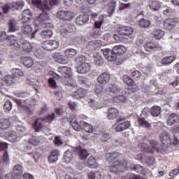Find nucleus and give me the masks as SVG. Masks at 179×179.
Segmentation results:
<instances>
[{
	"label": "nucleus",
	"instance_id": "obj_1",
	"mask_svg": "<svg viewBox=\"0 0 179 179\" xmlns=\"http://www.w3.org/2000/svg\"><path fill=\"white\" fill-rule=\"evenodd\" d=\"M121 153L113 152L106 154V159L111 163L109 166V171L113 174H120L128 170V161L124 159H120Z\"/></svg>",
	"mask_w": 179,
	"mask_h": 179
},
{
	"label": "nucleus",
	"instance_id": "obj_2",
	"mask_svg": "<svg viewBox=\"0 0 179 179\" xmlns=\"http://www.w3.org/2000/svg\"><path fill=\"white\" fill-rule=\"evenodd\" d=\"M32 5H34L36 8L41 9L43 13L40 14L38 20L40 23H45L48 19V14L46 10H50V7L48 6V2L47 0H31Z\"/></svg>",
	"mask_w": 179,
	"mask_h": 179
},
{
	"label": "nucleus",
	"instance_id": "obj_3",
	"mask_svg": "<svg viewBox=\"0 0 179 179\" xmlns=\"http://www.w3.org/2000/svg\"><path fill=\"white\" fill-rule=\"evenodd\" d=\"M1 43L3 44H7L10 47H13L14 50H20V45L17 42V38L15 36H6V32H1Z\"/></svg>",
	"mask_w": 179,
	"mask_h": 179
},
{
	"label": "nucleus",
	"instance_id": "obj_4",
	"mask_svg": "<svg viewBox=\"0 0 179 179\" xmlns=\"http://www.w3.org/2000/svg\"><path fill=\"white\" fill-rule=\"evenodd\" d=\"M77 64V72L78 73H87L90 71V65L88 63H85L83 57H80L76 59Z\"/></svg>",
	"mask_w": 179,
	"mask_h": 179
},
{
	"label": "nucleus",
	"instance_id": "obj_5",
	"mask_svg": "<svg viewBox=\"0 0 179 179\" xmlns=\"http://www.w3.org/2000/svg\"><path fill=\"white\" fill-rule=\"evenodd\" d=\"M57 47H59V42L54 40L46 41L42 43V48L46 51H54Z\"/></svg>",
	"mask_w": 179,
	"mask_h": 179
},
{
	"label": "nucleus",
	"instance_id": "obj_6",
	"mask_svg": "<svg viewBox=\"0 0 179 179\" xmlns=\"http://www.w3.org/2000/svg\"><path fill=\"white\" fill-rule=\"evenodd\" d=\"M57 17L59 20L69 21L73 19V13L69 10H59L57 13Z\"/></svg>",
	"mask_w": 179,
	"mask_h": 179
},
{
	"label": "nucleus",
	"instance_id": "obj_7",
	"mask_svg": "<svg viewBox=\"0 0 179 179\" xmlns=\"http://www.w3.org/2000/svg\"><path fill=\"white\" fill-rule=\"evenodd\" d=\"M121 121H124V119L120 118L116 120V122H117V124L115 128L116 132H122V131H125V129H128V128L131 127V123L129 121H125L120 123Z\"/></svg>",
	"mask_w": 179,
	"mask_h": 179
},
{
	"label": "nucleus",
	"instance_id": "obj_8",
	"mask_svg": "<svg viewBox=\"0 0 179 179\" xmlns=\"http://www.w3.org/2000/svg\"><path fill=\"white\" fill-rule=\"evenodd\" d=\"M122 79H123L124 83H126L127 86L130 87L129 89L131 93H135V92L138 90V85L135 84V83L134 82V80H132V78H131L129 76L124 75Z\"/></svg>",
	"mask_w": 179,
	"mask_h": 179
},
{
	"label": "nucleus",
	"instance_id": "obj_9",
	"mask_svg": "<svg viewBox=\"0 0 179 179\" xmlns=\"http://www.w3.org/2000/svg\"><path fill=\"white\" fill-rule=\"evenodd\" d=\"M21 32L24 36H31V38L36 37V33H37V29L33 31V28L29 24H23L21 27Z\"/></svg>",
	"mask_w": 179,
	"mask_h": 179
},
{
	"label": "nucleus",
	"instance_id": "obj_10",
	"mask_svg": "<svg viewBox=\"0 0 179 179\" xmlns=\"http://www.w3.org/2000/svg\"><path fill=\"white\" fill-rule=\"evenodd\" d=\"M87 90H85L83 88H80L76 91L72 92L71 96L75 100H80V99H85L86 97V94H87Z\"/></svg>",
	"mask_w": 179,
	"mask_h": 179
},
{
	"label": "nucleus",
	"instance_id": "obj_11",
	"mask_svg": "<svg viewBox=\"0 0 179 179\" xmlns=\"http://www.w3.org/2000/svg\"><path fill=\"white\" fill-rule=\"evenodd\" d=\"M117 33L120 36H131L134 33V28L130 26H121L117 28Z\"/></svg>",
	"mask_w": 179,
	"mask_h": 179
},
{
	"label": "nucleus",
	"instance_id": "obj_12",
	"mask_svg": "<svg viewBox=\"0 0 179 179\" xmlns=\"http://www.w3.org/2000/svg\"><path fill=\"white\" fill-rule=\"evenodd\" d=\"M105 92L107 94H110V96L113 94H118V93L121 92V88L115 84H108L105 89Z\"/></svg>",
	"mask_w": 179,
	"mask_h": 179
},
{
	"label": "nucleus",
	"instance_id": "obj_13",
	"mask_svg": "<svg viewBox=\"0 0 179 179\" xmlns=\"http://www.w3.org/2000/svg\"><path fill=\"white\" fill-rule=\"evenodd\" d=\"M22 173H23V166L20 164H17L14 166L12 175L7 174L6 176V179H9V177H20L22 176Z\"/></svg>",
	"mask_w": 179,
	"mask_h": 179
},
{
	"label": "nucleus",
	"instance_id": "obj_14",
	"mask_svg": "<svg viewBox=\"0 0 179 179\" xmlns=\"http://www.w3.org/2000/svg\"><path fill=\"white\" fill-rule=\"evenodd\" d=\"M148 146V153L153 155L155 152H159L160 151V145L156 140H150Z\"/></svg>",
	"mask_w": 179,
	"mask_h": 179
},
{
	"label": "nucleus",
	"instance_id": "obj_15",
	"mask_svg": "<svg viewBox=\"0 0 179 179\" xmlns=\"http://www.w3.org/2000/svg\"><path fill=\"white\" fill-rule=\"evenodd\" d=\"M57 71L59 73H61L64 78H72V76L73 75L72 73V69L68 66H59L57 68Z\"/></svg>",
	"mask_w": 179,
	"mask_h": 179
},
{
	"label": "nucleus",
	"instance_id": "obj_16",
	"mask_svg": "<svg viewBox=\"0 0 179 179\" xmlns=\"http://www.w3.org/2000/svg\"><path fill=\"white\" fill-rule=\"evenodd\" d=\"M120 115V110L117 108L111 107L108 109L107 118L108 120H114Z\"/></svg>",
	"mask_w": 179,
	"mask_h": 179
},
{
	"label": "nucleus",
	"instance_id": "obj_17",
	"mask_svg": "<svg viewBox=\"0 0 179 179\" xmlns=\"http://www.w3.org/2000/svg\"><path fill=\"white\" fill-rule=\"evenodd\" d=\"M101 52H103V57L106 58V59H108V61H117V56L114 55L113 49H104L101 50Z\"/></svg>",
	"mask_w": 179,
	"mask_h": 179
},
{
	"label": "nucleus",
	"instance_id": "obj_18",
	"mask_svg": "<svg viewBox=\"0 0 179 179\" xmlns=\"http://www.w3.org/2000/svg\"><path fill=\"white\" fill-rule=\"evenodd\" d=\"M113 55H115V56L116 57L117 59V57L122 55L125 54V52H127V48L121 45H115L113 48Z\"/></svg>",
	"mask_w": 179,
	"mask_h": 179
},
{
	"label": "nucleus",
	"instance_id": "obj_19",
	"mask_svg": "<svg viewBox=\"0 0 179 179\" xmlns=\"http://www.w3.org/2000/svg\"><path fill=\"white\" fill-rule=\"evenodd\" d=\"M144 48L148 52H152V51H157V50H159V48H160V46L157 43L153 41H150L147 42L144 45Z\"/></svg>",
	"mask_w": 179,
	"mask_h": 179
},
{
	"label": "nucleus",
	"instance_id": "obj_20",
	"mask_svg": "<svg viewBox=\"0 0 179 179\" xmlns=\"http://www.w3.org/2000/svg\"><path fill=\"white\" fill-rule=\"evenodd\" d=\"M115 8H117V1L115 0H110L107 4L108 17L113 16V14L115 12Z\"/></svg>",
	"mask_w": 179,
	"mask_h": 179
},
{
	"label": "nucleus",
	"instance_id": "obj_21",
	"mask_svg": "<svg viewBox=\"0 0 179 179\" xmlns=\"http://www.w3.org/2000/svg\"><path fill=\"white\" fill-rule=\"evenodd\" d=\"M43 117H38V119L35 120L34 123L32 124V128L34 129L35 132H40L43 129Z\"/></svg>",
	"mask_w": 179,
	"mask_h": 179
},
{
	"label": "nucleus",
	"instance_id": "obj_22",
	"mask_svg": "<svg viewBox=\"0 0 179 179\" xmlns=\"http://www.w3.org/2000/svg\"><path fill=\"white\" fill-rule=\"evenodd\" d=\"M176 22L173 19L168 18L164 21V28L166 30H173L176 27Z\"/></svg>",
	"mask_w": 179,
	"mask_h": 179
},
{
	"label": "nucleus",
	"instance_id": "obj_23",
	"mask_svg": "<svg viewBox=\"0 0 179 179\" xmlns=\"http://www.w3.org/2000/svg\"><path fill=\"white\" fill-rule=\"evenodd\" d=\"M86 166L89 167V169H98L99 164L97 163L96 157H90L86 162Z\"/></svg>",
	"mask_w": 179,
	"mask_h": 179
},
{
	"label": "nucleus",
	"instance_id": "obj_24",
	"mask_svg": "<svg viewBox=\"0 0 179 179\" xmlns=\"http://www.w3.org/2000/svg\"><path fill=\"white\" fill-rule=\"evenodd\" d=\"M21 48L22 51L27 54H29V52H31L33 51V46H31V44L29 41L26 40L22 41Z\"/></svg>",
	"mask_w": 179,
	"mask_h": 179
},
{
	"label": "nucleus",
	"instance_id": "obj_25",
	"mask_svg": "<svg viewBox=\"0 0 179 179\" xmlns=\"http://www.w3.org/2000/svg\"><path fill=\"white\" fill-rule=\"evenodd\" d=\"M110 74L105 72L98 77L97 81L100 85H106V83H108V82H110Z\"/></svg>",
	"mask_w": 179,
	"mask_h": 179
},
{
	"label": "nucleus",
	"instance_id": "obj_26",
	"mask_svg": "<svg viewBox=\"0 0 179 179\" xmlns=\"http://www.w3.org/2000/svg\"><path fill=\"white\" fill-rule=\"evenodd\" d=\"M159 140L162 145H169L171 142V138L167 132L161 134L159 135Z\"/></svg>",
	"mask_w": 179,
	"mask_h": 179
},
{
	"label": "nucleus",
	"instance_id": "obj_27",
	"mask_svg": "<svg viewBox=\"0 0 179 179\" xmlns=\"http://www.w3.org/2000/svg\"><path fill=\"white\" fill-rule=\"evenodd\" d=\"M89 19V15H80L76 18V23L78 26H82L83 24H85V23H87Z\"/></svg>",
	"mask_w": 179,
	"mask_h": 179
},
{
	"label": "nucleus",
	"instance_id": "obj_28",
	"mask_svg": "<svg viewBox=\"0 0 179 179\" xmlns=\"http://www.w3.org/2000/svg\"><path fill=\"white\" fill-rule=\"evenodd\" d=\"M58 150H52L50 155L48 157L49 163H55L58 160Z\"/></svg>",
	"mask_w": 179,
	"mask_h": 179
},
{
	"label": "nucleus",
	"instance_id": "obj_29",
	"mask_svg": "<svg viewBox=\"0 0 179 179\" xmlns=\"http://www.w3.org/2000/svg\"><path fill=\"white\" fill-rule=\"evenodd\" d=\"M81 125H83V131L87 132V134H93V132H94V128L93 127V125L83 121H81Z\"/></svg>",
	"mask_w": 179,
	"mask_h": 179
},
{
	"label": "nucleus",
	"instance_id": "obj_30",
	"mask_svg": "<svg viewBox=\"0 0 179 179\" xmlns=\"http://www.w3.org/2000/svg\"><path fill=\"white\" fill-rule=\"evenodd\" d=\"M137 122L139 127H142V128L149 129L152 127V124L145 117H138Z\"/></svg>",
	"mask_w": 179,
	"mask_h": 179
},
{
	"label": "nucleus",
	"instance_id": "obj_31",
	"mask_svg": "<svg viewBox=\"0 0 179 179\" xmlns=\"http://www.w3.org/2000/svg\"><path fill=\"white\" fill-rule=\"evenodd\" d=\"M152 36L155 40H162L164 37V32L162 29H156L152 31Z\"/></svg>",
	"mask_w": 179,
	"mask_h": 179
},
{
	"label": "nucleus",
	"instance_id": "obj_32",
	"mask_svg": "<svg viewBox=\"0 0 179 179\" xmlns=\"http://www.w3.org/2000/svg\"><path fill=\"white\" fill-rule=\"evenodd\" d=\"M162 3L159 1H150L149 2V8L151 10L157 11L160 9Z\"/></svg>",
	"mask_w": 179,
	"mask_h": 179
},
{
	"label": "nucleus",
	"instance_id": "obj_33",
	"mask_svg": "<svg viewBox=\"0 0 179 179\" xmlns=\"http://www.w3.org/2000/svg\"><path fill=\"white\" fill-rule=\"evenodd\" d=\"M10 163V159H9V154L8 153V150L3 151V155L1 157V164L3 166H9Z\"/></svg>",
	"mask_w": 179,
	"mask_h": 179
},
{
	"label": "nucleus",
	"instance_id": "obj_34",
	"mask_svg": "<svg viewBox=\"0 0 179 179\" xmlns=\"http://www.w3.org/2000/svg\"><path fill=\"white\" fill-rule=\"evenodd\" d=\"M176 58L177 57L174 55L165 57L162 59L161 63L163 65H170V64H173V62H174V61H176Z\"/></svg>",
	"mask_w": 179,
	"mask_h": 179
},
{
	"label": "nucleus",
	"instance_id": "obj_35",
	"mask_svg": "<svg viewBox=\"0 0 179 179\" xmlns=\"http://www.w3.org/2000/svg\"><path fill=\"white\" fill-rule=\"evenodd\" d=\"M31 16L33 14L30 12V10L27 9L22 12V22L23 23H26V22H29L30 19H31Z\"/></svg>",
	"mask_w": 179,
	"mask_h": 179
},
{
	"label": "nucleus",
	"instance_id": "obj_36",
	"mask_svg": "<svg viewBox=\"0 0 179 179\" xmlns=\"http://www.w3.org/2000/svg\"><path fill=\"white\" fill-rule=\"evenodd\" d=\"M76 54H78V51L73 48H69L64 52V55L67 59L76 57Z\"/></svg>",
	"mask_w": 179,
	"mask_h": 179
},
{
	"label": "nucleus",
	"instance_id": "obj_37",
	"mask_svg": "<svg viewBox=\"0 0 179 179\" xmlns=\"http://www.w3.org/2000/svg\"><path fill=\"white\" fill-rule=\"evenodd\" d=\"M93 57L96 65H103V64L104 63V59L103 58V57H101V55H100L99 52L94 53Z\"/></svg>",
	"mask_w": 179,
	"mask_h": 179
},
{
	"label": "nucleus",
	"instance_id": "obj_38",
	"mask_svg": "<svg viewBox=\"0 0 179 179\" xmlns=\"http://www.w3.org/2000/svg\"><path fill=\"white\" fill-rule=\"evenodd\" d=\"M11 5V10H19V9H22L23 6H24V1H18L10 3Z\"/></svg>",
	"mask_w": 179,
	"mask_h": 179
},
{
	"label": "nucleus",
	"instance_id": "obj_39",
	"mask_svg": "<svg viewBox=\"0 0 179 179\" xmlns=\"http://www.w3.org/2000/svg\"><path fill=\"white\" fill-rule=\"evenodd\" d=\"M150 113L152 117H159L162 113V108L160 106H154L150 108Z\"/></svg>",
	"mask_w": 179,
	"mask_h": 179
},
{
	"label": "nucleus",
	"instance_id": "obj_40",
	"mask_svg": "<svg viewBox=\"0 0 179 179\" xmlns=\"http://www.w3.org/2000/svg\"><path fill=\"white\" fill-rule=\"evenodd\" d=\"M178 120H179L178 115L176 113H172L170 115V116L168 118L167 124L170 126L174 125V124H176V122H177Z\"/></svg>",
	"mask_w": 179,
	"mask_h": 179
},
{
	"label": "nucleus",
	"instance_id": "obj_41",
	"mask_svg": "<svg viewBox=\"0 0 179 179\" xmlns=\"http://www.w3.org/2000/svg\"><path fill=\"white\" fill-rule=\"evenodd\" d=\"M76 152L81 160H85V159H87V156H89V155L87 154V150L85 149L77 148Z\"/></svg>",
	"mask_w": 179,
	"mask_h": 179
},
{
	"label": "nucleus",
	"instance_id": "obj_42",
	"mask_svg": "<svg viewBox=\"0 0 179 179\" xmlns=\"http://www.w3.org/2000/svg\"><path fill=\"white\" fill-rule=\"evenodd\" d=\"M3 81L7 86H12L15 83V77L13 76L7 75L3 78Z\"/></svg>",
	"mask_w": 179,
	"mask_h": 179
},
{
	"label": "nucleus",
	"instance_id": "obj_43",
	"mask_svg": "<svg viewBox=\"0 0 179 179\" xmlns=\"http://www.w3.org/2000/svg\"><path fill=\"white\" fill-rule=\"evenodd\" d=\"M54 58L58 64H62L63 65L68 64V60L64 58V56L59 55V53H55V55H54Z\"/></svg>",
	"mask_w": 179,
	"mask_h": 179
},
{
	"label": "nucleus",
	"instance_id": "obj_44",
	"mask_svg": "<svg viewBox=\"0 0 179 179\" xmlns=\"http://www.w3.org/2000/svg\"><path fill=\"white\" fill-rule=\"evenodd\" d=\"M21 60L22 62L23 65H24V66H27V68H31V66H33V59L29 57H22Z\"/></svg>",
	"mask_w": 179,
	"mask_h": 179
},
{
	"label": "nucleus",
	"instance_id": "obj_45",
	"mask_svg": "<svg viewBox=\"0 0 179 179\" xmlns=\"http://www.w3.org/2000/svg\"><path fill=\"white\" fill-rule=\"evenodd\" d=\"M17 21H16V20L15 19L10 20V22L8 23L9 31L11 32L17 31Z\"/></svg>",
	"mask_w": 179,
	"mask_h": 179
},
{
	"label": "nucleus",
	"instance_id": "obj_46",
	"mask_svg": "<svg viewBox=\"0 0 179 179\" xmlns=\"http://www.w3.org/2000/svg\"><path fill=\"white\" fill-rule=\"evenodd\" d=\"M75 31V26L72 25V24H68L65 29L62 30V33L64 34H68V33H73Z\"/></svg>",
	"mask_w": 179,
	"mask_h": 179
},
{
	"label": "nucleus",
	"instance_id": "obj_47",
	"mask_svg": "<svg viewBox=\"0 0 179 179\" xmlns=\"http://www.w3.org/2000/svg\"><path fill=\"white\" fill-rule=\"evenodd\" d=\"M88 103L90 107H92V108H94V110H99V108H101L100 103H99V102L96 101V100L94 99H89Z\"/></svg>",
	"mask_w": 179,
	"mask_h": 179
},
{
	"label": "nucleus",
	"instance_id": "obj_48",
	"mask_svg": "<svg viewBox=\"0 0 179 179\" xmlns=\"http://www.w3.org/2000/svg\"><path fill=\"white\" fill-rule=\"evenodd\" d=\"M114 103H127V98L124 95H118L113 98Z\"/></svg>",
	"mask_w": 179,
	"mask_h": 179
},
{
	"label": "nucleus",
	"instance_id": "obj_49",
	"mask_svg": "<svg viewBox=\"0 0 179 179\" xmlns=\"http://www.w3.org/2000/svg\"><path fill=\"white\" fill-rule=\"evenodd\" d=\"M99 21L94 22V29H101L103 23H104V15H99Z\"/></svg>",
	"mask_w": 179,
	"mask_h": 179
},
{
	"label": "nucleus",
	"instance_id": "obj_50",
	"mask_svg": "<svg viewBox=\"0 0 179 179\" xmlns=\"http://www.w3.org/2000/svg\"><path fill=\"white\" fill-rule=\"evenodd\" d=\"M150 21L146 20L145 19H141L138 22V25L140 26V27H142L143 29L150 27Z\"/></svg>",
	"mask_w": 179,
	"mask_h": 179
},
{
	"label": "nucleus",
	"instance_id": "obj_51",
	"mask_svg": "<svg viewBox=\"0 0 179 179\" xmlns=\"http://www.w3.org/2000/svg\"><path fill=\"white\" fill-rule=\"evenodd\" d=\"M43 38H51L52 37V31L51 30H43L41 32Z\"/></svg>",
	"mask_w": 179,
	"mask_h": 179
},
{
	"label": "nucleus",
	"instance_id": "obj_52",
	"mask_svg": "<svg viewBox=\"0 0 179 179\" xmlns=\"http://www.w3.org/2000/svg\"><path fill=\"white\" fill-rule=\"evenodd\" d=\"M83 126V125H82V121L80 122L75 121L74 122L71 123V127L73 128V129H75V131H82Z\"/></svg>",
	"mask_w": 179,
	"mask_h": 179
},
{
	"label": "nucleus",
	"instance_id": "obj_53",
	"mask_svg": "<svg viewBox=\"0 0 179 179\" xmlns=\"http://www.w3.org/2000/svg\"><path fill=\"white\" fill-rule=\"evenodd\" d=\"M42 120H43V122H52V121L55 120V113L48 115L45 117H43Z\"/></svg>",
	"mask_w": 179,
	"mask_h": 179
},
{
	"label": "nucleus",
	"instance_id": "obj_54",
	"mask_svg": "<svg viewBox=\"0 0 179 179\" xmlns=\"http://www.w3.org/2000/svg\"><path fill=\"white\" fill-rule=\"evenodd\" d=\"M13 75L14 78H22V76H23L24 75V73L22 70L19 69H13Z\"/></svg>",
	"mask_w": 179,
	"mask_h": 179
},
{
	"label": "nucleus",
	"instance_id": "obj_55",
	"mask_svg": "<svg viewBox=\"0 0 179 179\" xmlns=\"http://www.w3.org/2000/svg\"><path fill=\"white\" fill-rule=\"evenodd\" d=\"M10 127V120L9 119H3L1 121V129H8Z\"/></svg>",
	"mask_w": 179,
	"mask_h": 179
},
{
	"label": "nucleus",
	"instance_id": "obj_56",
	"mask_svg": "<svg viewBox=\"0 0 179 179\" xmlns=\"http://www.w3.org/2000/svg\"><path fill=\"white\" fill-rule=\"evenodd\" d=\"M48 83L49 87H50V89L55 90L58 87V85H57V82L52 78H50L48 80Z\"/></svg>",
	"mask_w": 179,
	"mask_h": 179
},
{
	"label": "nucleus",
	"instance_id": "obj_57",
	"mask_svg": "<svg viewBox=\"0 0 179 179\" xmlns=\"http://www.w3.org/2000/svg\"><path fill=\"white\" fill-rule=\"evenodd\" d=\"M72 152L70 151H66L64 155V160L66 162V163H69L71 160H72Z\"/></svg>",
	"mask_w": 179,
	"mask_h": 179
},
{
	"label": "nucleus",
	"instance_id": "obj_58",
	"mask_svg": "<svg viewBox=\"0 0 179 179\" xmlns=\"http://www.w3.org/2000/svg\"><path fill=\"white\" fill-rule=\"evenodd\" d=\"M1 9L3 10V13L6 15V13H8V12H9L10 10H12V6H11L10 3H7L1 7Z\"/></svg>",
	"mask_w": 179,
	"mask_h": 179
},
{
	"label": "nucleus",
	"instance_id": "obj_59",
	"mask_svg": "<svg viewBox=\"0 0 179 179\" xmlns=\"http://www.w3.org/2000/svg\"><path fill=\"white\" fill-rule=\"evenodd\" d=\"M29 143L34 146H38V145H40V140H38L37 137H32L29 139Z\"/></svg>",
	"mask_w": 179,
	"mask_h": 179
},
{
	"label": "nucleus",
	"instance_id": "obj_60",
	"mask_svg": "<svg viewBox=\"0 0 179 179\" xmlns=\"http://www.w3.org/2000/svg\"><path fill=\"white\" fill-rule=\"evenodd\" d=\"M138 147L142 152H146L147 153H149V146L148 145V144L145 143H141L138 145Z\"/></svg>",
	"mask_w": 179,
	"mask_h": 179
},
{
	"label": "nucleus",
	"instance_id": "obj_61",
	"mask_svg": "<svg viewBox=\"0 0 179 179\" xmlns=\"http://www.w3.org/2000/svg\"><path fill=\"white\" fill-rule=\"evenodd\" d=\"M142 76V73H141V71L136 70L134 71L131 73V78H133L134 79H139V78H141Z\"/></svg>",
	"mask_w": 179,
	"mask_h": 179
},
{
	"label": "nucleus",
	"instance_id": "obj_62",
	"mask_svg": "<svg viewBox=\"0 0 179 179\" xmlns=\"http://www.w3.org/2000/svg\"><path fill=\"white\" fill-rule=\"evenodd\" d=\"M3 108L5 111H10L12 110V102L7 101L3 105Z\"/></svg>",
	"mask_w": 179,
	"mask_h": 179
},
{
	"label": "nucleus",
	"instance_id": "obj_63",
	"mask_svg": "<svg viewBox=\"0 0 179 179\" xmlns=\"http://www.w3.org/2000/svg\"><path fill=\"white\" fill-rule=\"evenodd\" d=\"M145 163L148 166H153L155 164V157H147L145 158Z\"/></svg>",
	"mask_w": 179,
	"mask_h": 179
},
{
	"label": "nucleus",
	"instance_id": "obj_64",
	"mask_svg": "<svg viewBox=\"0 0 179 179\" xmlns=\"http://www.w3.org/2000/svg\"><path fill=\"white\" fill-rule=\"evenodd\" d=\"M22 108V111H24L27 115H33V110L28 106H24Z\"/></svg>",
	"mask_w": 179,
	"mask_h": 179
}]
</instances>
